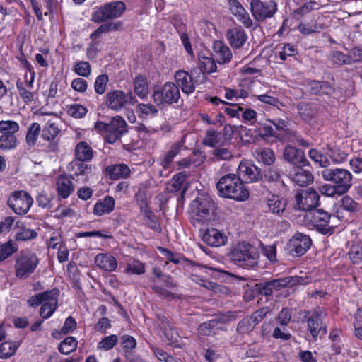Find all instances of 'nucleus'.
<instances>
[{
	"label": "nucleus",
	"mask_w": 362,
	"mask_h": 362,
	"mask_svg": "<svg viewBox=\"0 0 362 362\" xmlns=\"http://www.w3.org/2000/svg\"><path fill=\"white\" fill-rule=\"evenodd\" d=\"M85 160H74L70 163V168L75 175H82L91 172V165L86 163Z\"/></svg>",
	"instance_id": "72a5a7b5"
},
{
	"label": "nucleus",
	"mask_w": 362,
	"mask_h": 362,
	"mask_svg": "<svg viewBox=\"0 0 362 362\" xmlns=\"http://www.w3.org/2000/svg\"><path fill=\"white\" fill-rule=\"evenodd\" d=\"M214 202L209 197H198L191 204V223L194 227L201 228L210 218Z\"/></svg>",
	"instance_id": "20e7f679"
},
{
	"label": "nucleus",
	"mask_w": 362,
	"mask_h": 362,
	"mask_svg": "<svg viewBox=\"0 0 362 362\" xmlns=\"http://www.w3.org/2000/svg\"><path fill=\"white\" fill-rule=\"evenodd\" d=\"M255 326L250 317L243 318L238 324L237 332L241 334H248L253 330Z\"/></svg>",
	"instance_id": "8fccbe9b"
},
{
	"label": "nucleus",
	"mask_w": 362,
	"mask_h": 362,
	"mask_svg": "<svg viewBox=\"0 0 362 362\" xmlns=\"http://www.w3.org/2000/svg\"><path fill=\"white\" fill-rule=\"evenodd\" d=\"M308 86L310 93L313 95H328L334 92V88L327 81H311Z\"/></svg>",
	"instance_id": "cd10ccee"
},
{
	"label": "nucleus",
	"mask_w": 362,
	"mask_h": 362,
	"mask_svg": "<svg viewBox=\"0 0 362 362\" xmlns=\"http://www.w3.org/2000/svg\"><path fill=\"white\" fill-rule=\"evenodd\" d=\"M298 54L296 47L291 44H284L281 51L279 52V56L281 61L286 60L288 57L295 56Z\"/></svg>",
	"instance_id": "052dcab7"
},
{
	"label": "nucleus",
	"mask_w": 362,
	"mask_h": 362,
	"mask_svg": "<svg viewBox=\"0 0 362 362\" xmlns=\"http://www.w3.org/2000/svg\"><path fill=\"white\" fill-rule=\"evenodd\" d=\"M118 338L117 335L112 334L103 339L98 344L99 349L109 350L115 346Z\"/></svg>",
	"instance_id": "864d4df0"
},
{
	"label": "nucleus",
	"mask_w": 362,
	"mask_h": 362,
	"mask_svg": "<svg viewBox=\"0 0 362 362\" xmlns=\"http://www.w3.org/2000/svg\"><path fill=\"white\" fill-rule=\"evenodd\" d=\"M293 168L292 179L295 183L300 187L307 186L313 181L312 173L302 168L308 164V160H291Z\"/></svg>",
	"instance_id": "4468645a"
},
{
	"label": "nucleus",
	"mask_w": 362,
	"mask_h": 362,
	"mask_svg": "<svg viewBox=\"0 0 362 362\" xmlns=\"http://www.w3.org/2000/svg\"><path fill=\"white\" fill-rule=\"evenodd\" d=\"M121 343L124 352V355L127 353L133 352L132 349H134L136 346V341L135 339L129 335L122 336L121 338Z\"/></svg>",
	"instance_id": "603ef678"
},
{
	"label": "nucleus",
	"mask_w": 362,
	"mask_h": 362,
	"mask_svg": "<svg viewBox=\"0 0 362 362\" xmlns=\"http://www.w3.org/2000/svg\"><path fill=\"white\" fill-rule=\"evenodd\" d=\"M58 195L66 199L74 192V185L71 179L66 176H59L56 180Z\"/></svg>",
	"instance_id": "a878e982"
},
{
	"label": "nucleus",
	"mask_w": 362,
	"mask_h": 362,
	"mask_svg": "<svg viewBox=\"0 0 362 362\" xmlns=\"http://www.w3.org/2000/svg\"><path fill=\"white\" fill-rule=\"evenodd\" d=\"M115 205V199L111 196H106L95 203L93 208V214L98 216L110 214L114 210Z\"/></svg>",
	"instance_id": "393cba45"
},
{
	"label": "nucleus",
	"mask_w": 362,
	"mask_h": 362,
	"mask_svg": "<svg viewBox=\"0 0 362 362\" xmlns=\"http://www.w3.org/2000/svg\"><path fill=\"white\" fill-rule=\"evenodd\" d=\"M18 247L12 240L0 245V262L6 259L18 251Z\"/></svg>",
	"instance_id": "f704fd0d"
},
{
	"label": "nucleus",
	"mask_w": 362,
	"mask_h": 362,
	"mask_svg": "<svg viewBox=\"0 0 362 362\" xmlns=\"http://www.w3.org/2000/svg\"><path fill=\"white\" fill-rule=\"evenodd\" d=\"M349 255L353 263H360L362 261V247L357 245H353L350 249Z\"/></svg>",
	"instance_id": "0e129e2a"
},
{
	"label": "nucleus",
	"mask_w": 362,
	"mask_h": 362,
	"mask_svg": "<svg viewBox=\"0 0 362 362\" xmlns=\"http://www.w3.org/2000/svg\"><path fill=\"white\" fill-rule=\"evenodd\" d=\"M39 259L35 254L29 253L16 257L15 264L16 276L21 279L28 278L35 271Z\"/></svg>",
	"instance_id": "9b49d317"
},
{
	"label": "nucleus",
	"mask_w": 362,
	"mask_h": 362,
	"mask_svg": "<svg viewBox=\"0 0 362 362\" xmlns=\"http://www.w3.org/2000/svg\"><path fill=\"white\" fill-rule=\"evenodd\" d=\"M273 288L280 289L286 286H293L296 284H305L307 281L300 276H288L275 279L270 281Z\"/></svg>",
	"instance_id": "c85d7f7f"
},
{
	"label": "nucleus",
	"mask_w": 362,
	"mask_h": 362,
	"mask_svg": "<svg viewBox=\"0 0 362 362\" xmlns=\"http://www.w3.org/2000/svg\"><path fill=\"white\" fill-rule=\"evenodd\" d=\"M262 168L253 164L251 160H243L239 164L238 173L246 182H257L262 178Z\"/></svg>",
	"instance_id": "2eb2a0df"
},
{
	"label": "nucleus",
	"mask_w": 362,
	"mask_h": 362,
	"mask_svg": "<svg viewBox=\"0 0 362 362\" xmlns=\"http://www.w3.org/2000/svg\"><path fill=\"white\" fill-rule=\"evenodd\" d=\"M68 112L72 117L81 118L86 114L87 110L83 105L74 104L70 106Z\"/></svg>",
	"instance_id": "774afa93"
},
{
	"label": "nucleus",
	"mask_w": 362,
	"mask_h": 362,
	"mask_svg": "<svg viewBox=\"0 0 362 362\" xmlns=\"http://www.w3.org/2000/svg\"><path fill=\"white\" fill-rule=\"evenodd\" d=\"M16 88L21 98L25 103L29 104L34 100V93L28 90L20 80L16 81Z\"/></svg>",
	"instance_id": "de8ad7c7"
},
{
	"label": "nucleus",
	"mask_w": 362,
	"mask_h": 362,
	"mask_svg": "<svg viewBox=\"0 0 362 362\" xmlns=\"http://www.w3.org/2000/svg\"><path fill=\"white\" fill-rule=\"evenodd\" d=\"M318 8V4L315 1H308L305 3L302 6L298 8H296L294 11L295 14H298L300 16H304L309 12L312 11L314 9H317Z\"/></svg>",
	"instance_id": "338daca9"
},
{
	"label": "nucleus",
	"mask_w": 362,
	"mask_h": 362,
	"mask_svg": "<svg viewBox=\"0 0 362 362\" xmlns=\"http://www.w3.org/2000/svg\"><path fill=\"white\" fill-rule=\"evenodd\" d=\"M74 71L78 76L87 78L90 75L91 66L88 62L79 61L75 64Z\"/></svg>",
	"instance_id": "49530a36"
},
{
	"label": "nucleus",
	"mask_w": 362,
	"mask_h": 362,
	"mask_svg": "<svg viewBox=\"0 0 362 362\" xmlns=\"http://www.w3.org/2000/svg\"><path fill=\"white\" fill-rule=\"evenodd\" d=\"M33 203V197L24 190H17L11 193L7 204L12 211L18 215L26 214Z\"/></svg>",
	"instance_id": "9d476101"
},
{
	"label": "nucleus",
	"mask_w": 362,
	"mask_h": 362,
	"mask_svg": "<svg viewBox=\"0 0 362 362\" xmlns=\"http://www.w3.org/2000/svg\"><path fill=\"white\" fill-rule=\"evenodd\" d=\"M145 264L137 259L129 262L124 269L127 274L141 275L145 273Z\"/></svg>",
	"instance_id": "ea45409f"
},
{
	"label": "nucleus",
	"mask_w": 362,
	"mask_h": 362,
	"mask_svg": "<svg viewBox=\"0 0 362 362\" xmlns=\"http://www.w3.org/2000/svg\"><path fill=\"white\" fill-rule=\"evenodd\" d=\"M250 11L257 21H262L267 18H271L275 13L276 4L273 1L252 0Z\"/></svg>",
	"instance_id": "ddd939ff"
},
{
	"label": "nucleus",
	"mask_w": 362,
	"mask_h": 362,
	"mask_svg": "<svg viewBox=\"0 0 362 362\" xmlns=\"http://www.w3.org/2000/svg\"><path fill=\"white\" fill-rule=\"evenodd\" d=\"M219 322L216 320H211L202 323L197 329L198 334L200 337L214 336L221 330Z\"/></svg>",
	"instance_id": "bb28decb"
},
{
	"label": "nucleus",
	"mask_w": 362,
	"mask_h": 362,
	"mask_svg": "<svg viewBox=\"0 0 362 362\" xmlns=\"http://www.w3.org/2000/svg\"><path fill=\"white\" fill-rule=\"evenodd\" d=\"M135 198L141 212L144 216L147 223L151 225V227L152 228L156 229V216L148 206V199L146 190L140 188L136 194Z\"/></svg>",
	"instance_id": "f3484780"
},
{
	"label": "nucleus",
	"mask_w": 362,
	"mask_h": 362,
	"mask_svg": "<svg viewBox=\"0 0 362 362\" xmlns=\"http://www.w3.org/2000/svg\"><path fill=\"white\" fill-rule=\"evenodd\" d=\"M17 145V138L13 134H1L0 136V150L13 149Z\"/></svg>",
	"instance_id": "a19ab883"
},
{
	"label": "nucleus",
	"mask_w": 362,
	"mask_h": 362,
	"mask_svg": "<svg viewBox=\"0 0 362 362\" xmlns=\"http://www.w3.org/2000/svg\"><path fill=\"white\" fill-rule=\"evenodd\" d=\"M319 192L327 197H334V195H342L344 194L342 192H338V187L334 185H330L329 184H325L319 187Z\"/></svg>",
	"instance_id": "69168bd1"
},
{
	"label": "nucleus",
	"mask_w": 362,
	"mask_h": 362,
	"mask_svg": "<svg viewBox=\"0 0 362 362\" xmlns=\"http://www.w3.org/2000/svg\"><path fill=\"white\" fill-rule=\"evenodd\" d=\"M40 294L42 295L43 302L52 303L56 302L57 303L59 290L55 288L52 290H47L45 292L40 293Z\"/></svg>",
	"instance_id": "680f3d73"
},
{
	"label": "nucleus",
	"mask_w": 362,
	"mask_h": 362,
	"mask_svg": "<svg viewBox=\"0 0 362 362\" xmlns=\"http://www.w3.org/2000/svg\"><path fill=\"white\" fill-rule=\"evenodd\" d=\"M267 205L269 211L274 214L283 212L286 208L285 202L278 198L269 200Z\"/></svg>",
	"instance_id": "4d7b16f0"
},
{
	"label": "nucleus",
	"mask_w": 362,
	"mask_h": 362,
	"mask_svg": "<svg viewBox=\"0 0 362 362\" xmlns=\"http://www.w3.org/2000/svg\"><path fill=\"white\" fill-rule=\"evenodd\" d=\"M19 130V124L13 120L0 121V133L1 134L16 135Z\"/></svg>",
	"instance_id": "37998d69"
},
{
	"label": "nucleus",
	"mask_w": 362,
	"mask_h": 362,
	"mask_svg": "<svg viewBox=\"0 0 362 362\" xmlns=\"http://www.w3.org/2000/svg\"><path fill=\"white\" fill-rule=\"evenodd\" d=\"M225 141L226 139L221 132L211 129L206 132L202 143L206 146L217 147L222 145Z\"/></svg>",
	"instance_id": "7c9ffc66"
},
{
	"label": "nucleus",
	"mask_w": 362,
	"mask_h": 362,
	"mask_svg": "<svg viewBox=\"0 0 362 362\" xmlns=\"http://www.w3.org/2000/svg\"><path fill=\"white\" fill-rule=\"evenodd\" d=\"M322 311H315L307 320L308 330L311 334L314 341L317 340L319 334L327 333L326 326L322 325Z\"/></svg>",
	"instance_id": "6ab92c4d"
},
{
	"label": "nucleus",
	"mask_w": 362,
	"mask_h": 362,
	"mask_svg": "<svg viewBox=\"0 0 362 362\" xmlns=\"http://www.w3.org/2000/svg\"><path fill=\"white\" fill-rule=\"evenodd\" d=\"M311 245L312 240L309 235L297 233L290 239L288 245L292 253L300 256L307 252Z\"/></svg>",
	"instance_id": "dca6fc26"
},
{
	"label": "nucleus",
	"mask_w": 362,
	"mask_h": 362,
	"mask_svg": "<svg viewBox=\"0 0 362 362\" xmlns=\"http://www.w3.org/2000/svg\"><path fill=\"white\" fill-rule=\"evenodd\" d=\"M59 132L57 125L49 121L43 128L42 137L48 141H53Z\"/></svg>",
	"instance_id": "e433bc0d"
},
{
	"label": "nucleus",
	"mask_w": 362,
	"mask_h": 362,
	"mask_svg": "<svg viewBox=\"0 0 362 362\" xmlns=\"http://www.w3.org/2000/svg\"><path fill=\"white\" fill-rule=\"evenodd\" d=\"M159 250L161 251L163 255L166 257V259L168 261H170L175 264H181L183 265H185V264L189 265L190 264V262L189 261H187V259H185L184 258H181L178 255H174L173 252H171L168 249L160 247Z\"/></svg>",
	"instance_id": "3c124183"
},
{
	"label": "nucleus",
	"mask_w": 362,
	"mask_h": 362,
	"mask_svg": "<svg viewBox=\"0 0 362 362\" xmlns=\"http://www.w3.org/2000/svg\"><path fill=\"white\" fill-rule=\"evenodd\" d=\"M136 111L139 116L143 117H153L158 112V110L156 108V107L151 103L139 104L136 106Z\"/></svg>",
	"instance_id": "58836bf2"
},
{
	"label": "nucleus",
	"mask_w": 362,
	"mask_h": 362,
	"mask_svg": "<svg viewBox=\"0 0 362 362\" xmlns=\"http://www.w3.org/2000/svg\"><path fill=\"white\" fill-rule=\"evenodd\" d=\"M230 11L245 28H250L252 25V21L249 13L244 8L238 0H228Z\"/></svg>",
	"instance_id": "412c9836"
},
{
	"label": "nucleus",
	"mask_w": 362,
	"mask_h": 362,
	"mask_svg": "<svg viewBox=\"0 0 362 362\" xmlns=\"http://www.w3.org/2000/svg\"><path fill=\"white\" fill-rule=\"evenodd\" d=\"M57 308V303L56 302H53V303H45L40 308V315L42 318L47 319L54 313Z\"/></svg>",
	"instance_id": "bf43d9fd"
},
{
	"label": "nucleus",
	"mask_w": 362,
	"mask_h": 362,
	"mask_svg": "<svg viewBox=\"0 0 362 362\" xmlns=\"http://www.w3.org/2000/svg\"><path fill=\"white\" fill-rule=\"evenodd\" d=\"M152 98L158 106L177 103L180 98L178 86L173 82H166L160 89L154 90Z\"/></svg>",
	"instance_id": "423d86ee"
},
{
	"label": "nucleus",
	"mask_w": 362,
	"mask_h": 362,
	"mask_svg": "<svg viewBox=\"0 0 362 362\" xmlns=\"http://www.w3.org/2000/svg\"><path fill=\"white\" fill-rule=\"evenodd\" d=\"M134 92L140 98H144L148 93V83L146 78L137 76L134 81Z\"/></svg>",
	"instance_id": "c9c22d12"
},
{
	"label": "nucleus",
	"mask_w": 362,
	"mask_h": 362,
	"mask_svg": "<svg viewBox=\"0 0 362 362\" xmlns=\"http://www.w3.org/2000/svg\"><path fill=\"white\" fill-rule=\"evenodd\" d=\"M95 264L100 269L108 272L115 271L117 267V261L115 257L104 253H100L95 256Z\"/></svg>",
	"instance_id": "b1692460"
},
{
	"label": "nucleus",
	"mask_w": 362,
	"mask_h": 362,
	"mask_svg": "<svg viewBox=\"0 0 362 362\" xmlns=\"http://www.w3.org/2000/svg\"><path fill=\"white\" fill-rule=\"evenodd\" d=\"M18 344L16 342L5 341L0 344V358H8L16 351Z\"/></svg>",
	"instance_id": "79ce46f5"
},
{
	"label": "nucleus",
	"mask_w": 362,
	"mask_h": 362,
	"mask_svg": "<svg viewBox=\"0 0 362 362\" xmlns=\"http://www.w3.org/2000/svg\"><path fill=\"white\" fill-rule=\"evenodd\" d=\"M221 197L243 202L248 199L249 191L240 177L228 174L221 177L216 184Z\"/></svg>",
	"instance_id": "f257e3e1"
},
{
	"label": "nucleus",
	"mask_w": 362,
	"mask_h": 362,
	"mask_svg": "<svg viewBox=\"0 0 362 362\" xmlns=\"http://www.w3.org/2000/svg\"><path fill=\"white\" fill-rule=\"evenodd\" d=\"M305 153L301 149L293 146H287L284 153V158H304Z\"/></svg>",
	"instance_id": "13d9d810"
},
{
	"label": "nucleus",
	"mask_w": 362,
	"mask_h": 362,
	"mask_svg": "<svg viewBox=\"0 0 362 362\" xmlns=\"http://www.w3.org/2000/svg\"><path fill=\"white\" fill-rule=\"evenodd\" d=\"M320 16L317 18L313 17L310 22H303L298 25V30L303 35H308L315 33H319L325 28V26L322 23H319L317 20Z\"/></svg>",
	"instance_id": "c756f323"
},
{
	"label": "nucleus",
	"mask_w": 362,
	"mask_h": 362,
	"mask_svg": "<svg viewBox=\"0 0 362 362\" xmlns=\"http://www.w3.org/2000/svg\"><path fill=\"white\" fill-rule=\"evenodd\" d=\"M40 125L38 123H32L28 127L26 142L29 146H33L40 132Z\"/></svg>",
	"instance_id": "a18cd8bd"
},
{
	"label": "nucleus",
	"mask_w": 362,
	"mask_h": 362,
	"mask_svg": "<svg viewBox=\"0 0 362 362\" xmlns=\"http://www.w3.org/2000/svg\"><path fill=\"white\" fill-rule=\"evenodd\" d=\"M213 49L217 63L220 64L230 62L233 54L230 49L222 41H215Z\"/></svg>",
	"instance_id": "5701e85b"
},
{
	"label": "nucleus",
	"mask_w": 362,
	"mask_h": 362,
	"mask_svg": "<svg viewBox=\"0 0 362 362\" xmlns=\"http://www.w3.org/2000/svg\"><path fill=\"white\" fill-rule=\"evenodd\" d=\"M319 199V194L312 187L298 189L295 194L293 207L296 210L309 213L318 206Z\"/></svg>",
	"instance_id": "0eeeda50"
},
{
	"label": "nucleus",
	"mask_w": 362,
	"mask_h": 362,
	"mask_svg": "<svg viewBox=\"0 0 362 362\" xmlns=\"http://www.w3.org/2000/svg\"><path fill=\"white\" fill-rule=\"evenodd\" d=\"M109 81L107 75L101 74L97 76L94 83V89L96 93L102 95L105 92Z\"/></svg>",
	"instance_id": "09e8293b"
},
{
	"label": "nucleus",
	"mask_w": 362,
	"mask_h": 362,
	"mask_svg": "<svg viewBox=\"0 0 362 362\" xmlns=\"http://www.w3.org/2000/svg\"><path fill=\"white\" fill-rule=\"evenodd\" d=\"M37 233L32 229L23 228L15 235V239L19 241H25L35 238Z\"/></svg>",
	"instance_id": "6e6d98bb"
},
{
	"label": "nucleus",
	"mask_w": 362,
	"mask_h": 362,
	"mask_svg": "<svg viewBox=\"0 0 362 362\" xmlns=\"http://www.w3.org/2000/svg\"><path fill=\"white\" fill-rule=\"evenodd\" d=\"M174 79L175 84L178 88H181L182 91L185 94H191L195 90L196 81L192 77V74L185 70H178L174 74Z\"/></svg>",
	"instance_id": "a211bd4d"
},
{
	"label": "nucleus",
	"mask_w": 362,
	"mask_h": 362,
	"mask_svg": "<svg viewBox=\"0 0 362 362\" xmlns=\"http://www.w3.org/2000/svg\"><path fill=\"white\" fill-rule=\"evenodd\" d=\"M76 158H92L93 153L91 147L84 141L78 143L75 148Z\"/></svg>",
	"instance_id": "4c0bfd02"
},
{
	"label": "nucleus",
	"mask_w": 362,
	"mask_h": 362,
	"mask_svg": "<svg viewBox=\"0 0 362 362\" xmlns=\"http://www.w3.org/2000/svg\"><path fill=\"white\" fill-rule=\"evenodd\" d=\"M126 11L122 1L107 3L93 12L91 21L100 23L107 20L119 18Z\"/></svg>",
	"instance_id": "39448f33"
},
{
	"label": "nucleus",
	"mask_w": 362,
	"mask_h": 362,
	"mask_svg": "<svg viewBox=\"0 0 362 362\" xmlns=\"http://www.w3.org/2000/svg\"><path fill=\"white\" fill-rule=\"evenodd\" d=\"M105 98L106 106L115 111L121 110L129 103L134 105L137 102L131 92L125 93L121 90L109 91Z\"/></svg>",
	"instance_id": "1a4fd4ad"
},
{
	"label": "nucleus",
	"mask_w": 362,
	"mask_h": 362,
	"mask_svg": "<svg viewBox=\"0 0 362 362\" xmlns=\"http://www.w3.org/2000/svg\"><path fill=\"white\" fill-rule=\"evenodd\" d=\"M228 255L232 262L245 269L254 268L258 264L259 252L257 249L254 245L245 242L235 245Z\"/></svg>",
	"instance_id": "f03ea898"
},
{
	"label": "nucleus",
	"mask_w": 362,
	"mask_h": 362,
	"mask_svg": "<svg viewBox=\"0 0 362 362\" xmlns=\"http://www.w3.org/2000/svg\"><path fill=\"white\" fill-rule=\"evenodd\" d=\"M106 171L112 179L127 177L129 175L130 170L126 165H115L107 168Z\"/></svg>",
	"instance_id": "2f4dec72"
},
{
	"label": "nucleus",
	"mask_w": 362,
	"mask_h": 362,
	"mask_svg": "<svg viewBox=\"0 0 362 362\" xmlns=\"http://www.w3.org/2000/svg\"><path fill=\"white\" fill-rule=\"evenodd\" d=\"M321 175L325 180L335 183L339 192L345 194L351 186L352 177L346 170L325 168Z\"/></svg>",
	"instance_id": "6e6552de"
},
{
	"label": "nucleus",
	"mask_w": 362,
	"mask_h": 362,
	"mask_svg": "<svg viewBox=\"0 0 362 362\" xmlns=\"http://www.w3.org/2000/svg\"><path fill=\"white\" fill-rule=\"evenodd\" d=\"M332 62L337 65H349L350 61L348 54H345L339 51H334L331 54Z\"/></svg>",
	"instance_id": "5fc2aeb1"
},
{
	"label": "nucleus",
	"mask_w": 362,
	"mask_h": 362,
	"mask_svg": "<svg viewBox=\"0 0 362 362\" xmlns=\"http://www.w3.org/2000/svg\"><path fill=\"white\" fill-rule=\"evenodd\" d=\"M186 180V175L184 172H180L175 175L171 180V190L175 192L182 188L183 182Z\"/></svg>",
	"instance_id": "e2e57ef3"
},
{
	"label": "nucleus",
	"mask_w": 362,
	"mask_h": 362,
	"mask_svg": "<svg viewBox=\"0 0 362 362\" xmlns=\"http://www.w3.org/2000/svg\"><path fill=\"white\" fill-rule=\"evenodd\" d=\"M127 124L121 116L111 118L109 122H97L95 129L99 133L105 134L104 139L109 144H114L127 132Z\"/></svg>",
	"instance_id": "7ed1b4c3"
},
{
	"label": "nucleus",
	"mask_w": 362,
	"mask_h": 362,
	"mask_svg": "<svg viewBox=\"0 0 362 362\" xmlns=\"http://www.w3.org/2000/svg\"><path fill=\"white\" fill-rule=\"evenodd\" d=\"M226 38L232 48L240 49L246 42L247 35L243 28L235 27L227 31Z\"/></svg>",
	"instance_id": "4be33fe9"
},
{
	"label": "nucleus",
	"mask_w": 362,
	"mask_h": 362,
	"mask_svg": "<svg viewBox=\"0 0 362 362\" xmlns=\"http://www.w3.org/2000/svg\"><path fill=\"white\" fill-rule=\"evenodd\" d=\"M305 217L312 223L319 233L323 235L332 234L333 233L334 228L329 225L331 215L327 211L322 209H314L313 211L307 213Z\"/></svg>",
	"instance_id": "f8f14e48"
},
{
	"label": "nucleus",
	"mask_w": 362,
	"mask_h": 362,
	"mask_svg": "<svg viewBox=\"0 0 362 362\" xmlns=\"http://www.w3.org/2000/svg\"><path fill=\"white\" fill-rule=\"evenodd\" d=\"M202 240L211 247H220L226 244L228 238L224 233L216 228H208L202 236Z\"/></svg>",
	"instance_id": "aec40b11"
},
{
	"label": "nucleus",
	"mask_w": 362,
	"mask_h": 362,
	"mask_svg": "<svg viewBox=\"0 0 362 362\" xmlns=\"http://www.w3.org/2000/svg\"><path fill=\"white\" fill-rule=\"evenodd\" d=\"M199 68L203 74H211L215 72L217 67L213 58L200 55L199 57Z\"/></svg>",
	"instance_id": "473e14b6"
},
{
	"label": "nucleus",
	"mask_w": 362,
	"mask_h": 362,
	"mask_svg": "<svg viewBox=\"0 0 362 362\" xmlns=\"http://www.w3.org/2000/svg\"><path fill=\"white\" fill-rule=\"evenodd\" d=\"M77 347V341L73 337H66L59 346V351L63 354H69Z\"/></svg>",
	"instance_id": "c03bdc74"
}]
</instances>
